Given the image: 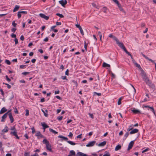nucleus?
<instances>
[{"mask_svg":"<svg viewBox=\"0 0 156 156\" xmlns=\"http://www.w3.org/2000/svg\"><path fill=\"white\" fill-rule=\"evenodd\" d=\"M8 127L7 126H6L5 128L2 130V132L3 133H6L8 131Z\"/></svg>","mask_w":156,"mask_h":156,"instance_id":"28","label":"nucleus"},{"mask_svg":"<svg viewBox=\"0 0 156 156\" xmlns=\"http://www.w3.org/2000/svg\"><path fill=\"white\" fill-rule=\"evenodd\" d=\"M141 53L142 55L143 56V57H144L146 59H147L149 61L151 62H152L154 63L155 64V70H156V63L153 60H152L151 59L149 58L148 57H147V56H146L143 53L141 52Z\"/></svg>","mask_w":156,"mask_h":156,"instance_id":"4","label":"nucleus"},{"mask_svg":"<svg viewBox=\"0 0 156 156\" xmlns=\"http://www.w3.org/2000/svg\"><path fill=\"white\" fill-rule=\"evenodd\" d=\"M56 16H59L60 18H62L64 17V16L62 14H60L59 13H57L56 14Z\"/></svg>","mask_w":156,"mask_h":156,"instance_id":"33","label":"nucleus"},{"mask_svg":"<svg viewBox=\"0 0 156 156\" xmlns=\"http://www.w3.org/2000/svg\"><path fill=\"white\" fill-rule=\"evenodd\" d=\"M41 126L43 127V129H44V132L45 131V129L46 128H48L49 127V126L46 124L45 122H41Z\"/></svg>","mask_w":156,"mask_h":156,"instance_id":"8","label":"nucleus"},{"mask_svg":"<svg viewBox=\"0 0 156 156\" xmlns=\"http://www.w3.org/2000/svg\"><path fill=\"white\" fill-rule=\"evenodd\" d=\"M26 65H21L20 66V68L21 69H23L25 67Z\"/></svg>","mask_w":156,"mask_h":156,"instance_id":"55","label":"nucleus"},{"mask_svg":"<svg viewBox=\"0 0 156 156\" xmlns=\"http://www.w3.org/2000/svg\"><path fill=\"white\" fill-rule=\"evenodd\" d=\"M95 143V141H94L89 142L88 144L86 145L87 147H90L93 146Z\"/></svg>","mask_w":156,"mask_h":156,"instance_id":"6","label":"nucleus"},{"mask_svg":"<svg viewBox=\"0 0 156 156\" xmlns=\"http://www.w3.org/2000/svg\"><path fill=\"white\" fill-rule=\"evenodd\" d=\"M10 134H12L13 136H15L16 139H19V137L17 135V132L15 130L13 131H11Z\"/></svg>","mask_w":156,"mask_h":156,"instance_id":"9","label":"nucleus"},{"mask_svg":"<svg viewBox=\"0 0 156 156\" xmlns=\"http://www.w3.org/2000/svg\"><path fill=\"white\" fill-rule=\"evenodd\" d=\"M58 137L59 138H62L65 141H67V143H68L69 144L72 145H74L76 144V143L73 142V141L69 140L67 141V140H68V139L67 137L63 136L62 135H59L58 136Z\"/></svg>","mask_w":156,"mask_h":156,"instance_id":"1","label":"nucleus"},{"mask_svg":"<svg viewBox=\"0 0 156 156\" xmlns=\"http://www.w3.org/2000/svg\"><path fill=\"white\" fill-rule=\"evenodd\" d=\"M20 7V6L18 5H16L14 8L13 10V12H15L17 11Z\"/></svg>","mask_w":156,"mask_h":156,"instance_id":"26","label":"nucleus"},{"mask_svg":"<svg viewBox=\"0 0 156 156\" xmlns=\"http://www.w3.org/2000/svg\"><path fill=\"white\" fill-rule=\"evenodd\" d=\"M17 16H18V19H20L21 17V13H20V11H19L18 12Z\"/></svg>","mask_w":156,"mask_h":156,"instance_id":"39","label":"nucleus"},{"mask_svg":"<svg viewBox=\"0 0 156 156\" xmlns=\"http://www.w3.org/2000/svg\"><path fill=\"white\" fill-rule=\"evenodd\" d=\"M76 155V153L73 150H71L70 151L69 154L68 156H75Z\"/></svg>","mask_w":156,"mask_h":156,"instance_id":"16","label":"nucleus"},{"mask_svg":"<svg viewBox=\"0 0 156 156\" xmlns=\"http://www.w3.org/2000/svg\"><path fill=\"white\" fill-rule=\"evenodd\" d=\"M3 84H5L6 85H7V87H8V88L9 89H10L11 87V85H10L9 84H8V83H3Z\"/></svg>","mask_w":156,"mask_h":156,"instance_id":"34","label":"nucleus"},{"mask_svg":"<svg viewBox=\"0 0 156 156\" xmlns=\"http://www.w3.org/2000/svg\"><path fill=\"white\" fill-rule=\"evenodd\" d=\"M20 38L21 40L22 41H23L24 39V38L23 35H22L21 36Z\"/></svg>","mask_w":156,"mask_h":156,"instance_id":"59","label":"nucleus"},{"mask_svg":"<svg viewBox=\"0 0 156 156\" xmlns=\"http://www.w3.org/2000/svg\"><path fill=\"white\" fill-rule=\"evenodd\" d=\"M134 143L133 141H132L129 143L127 149L128 151L132 147Z\"/></svg>","mask_w":156,"mask_h":156,"instance_id":"7","label":"nucleus"},{"mask_svg":"<svg viewBox=\"0 0 156 156\" xmlns=\"http://www.w3.org/2000/svg\"><path fill=\"white\" fill-rule=\"evenodd\" d=\"M68 136H69L71 138L73 136V134L71 132H69V134Z\"/></svg>","mask_w":156,"mask_h":156,"instance_id":"56","label":"nucleus"},{"mask_svg":"<svg viewBox=\"0 0 156 156\" xmlns=\"http://www.w3.org/2000/svg\"><path fill=\"white\" fill-rule=\"evenodd\" d=\"M76 156H87V155L86 154L80 152L77 153Z\"/></svg>","mask_w":156,"mask_h":156,"instance_id":"18","label":"nucleus"},{"mask_svg":"<svg viewBox=\"0 0 156 156\" xmlns=\"http://www.w3.org/2000/svg\"><path fill=\"white\" fill-rule=\"evenodd\" d=\"M55 97L58 99L61 100H62V98L59 96H56Z\"/></svg>","mask_w":156,"mask_h":156,"instance_id":"63","label":"nucleus"},{"mask_svg":"<svg viewBox=\"0 0 156 156\" xmlns=\"http://www.w3.org/2000/svg\"><path fill=\"white\" fill-rule=\"evenodd\" d=\"M5 62L8 65H10L11 64V62L9 60H6L5 61Z\"/></svg>","mask_w":156,"mask_h":156,"instance_id":"40","label":"nucleus"},{"mask_svg":"<svg viewBox=\"0 0 156 156\" xmlns=\"http://www.w3.org/2000/svg\"><path fill=\"white\" fill-rule=\"evenodd\" d=\"M24 156H30L29 153L28 152H25L24 153Z\"/></svg>","mask_w":156,"mask_h":156,"instance_id":"50","label":"nucleus"},{"mask_svg":"<svg viewBox=\"0 0 156 156\" xmlns=\"http://www.w3.org/2000/svg\"><path fill=\"white\" fill-rule=\"evenodd\" d=\"M7 111V109L5 107H4L1 109L0 111V114L4 113L5 112H6Z\"/></svg>","mask_w":156,"mask_h":156,"instance_id":"20","label":"nucleus"},{"mask_svg":"<svg viewBox=\"0 0 156 156\" xmlns=\"http://www.w3.org/2000/svg\"><path fill=\"white\" fill-rule=\"evenodd\" d=\"M120 48L123 49L124 51L129 55L130 56L131 58H132V56L131 55L127 50L123 44Z\"/></svg>","mask_w":156,"mask_h":156,"instance_id":"3","label":"nucleus"},{"mask_svg":"<svg viewBox=\"0 0 156 156\" xmlns=\"http://www.w3.org/2000/svg\"><path fill=\"white\" fill-rule=\"evenodd\" d=\"M80 31V33L82 35H84V33H83V31L82 29V28H81L80 29H79Z\"/></svg>","mask_w":156,"mask_h":156,"instance_id":"53","label":"nucleus"},{"mask_svg":"<svg viewBox=\"0 0 156 156\" xmlns=\"http://www.w3.org/2000/svg\"><path fill=\"white\" fill-rule=\"evenodd\" d=\"M59 2L62 6H63L67 4V2L66 0H65L64 1L62 0L59 1Z\"/></svg>","mask_w":156,"mask_h":156,"instance_id":"11","label":"nucleus"},{"mask_svg":"<svg viewBox=\"0 0 156 156\" xmlns=\"http://www.w3.org/2000/svg\"><path fill=\"white\" fill-rule=\"evenodd\" d=\"M106 142L105 141H104L99 144L98 145V146H99L103 147L105 146L106 145Z\"/></svg>","mask_w":156,"mask_h":156,"instance_id":"23","label":"nucleus"},{"mask_svg":"<svg viewBox=\"0 0 156 156\" xmlns=\"http://www.w3.org/2000/svg\"><path fill=\"white\" fill-rule=\"evenodd\" d=\"M20 12L21 14H26L27 13V11H20Z\"/></svg>","mask_w":156,"mask_h":156,"instance_id":"49","label":"nucleus"},{"mask_svg":"<svg viewBox=\"0 0 156 156\" xmlns=\"http://www.w3.org/2000/svg\"><path fill=\"white\" fill-rule=\"evenodd\" d=\"M29 73V72H23L22 73V74L23 75H26L27 74H28Z\"/></svg>","mask_w":156,"mask_h":156,"instance_id":"47","label":"nucleus"},{"mask_svg":"<svg viewBox=\"0 0 156 156\" xmlns=\"http://www.w3.org/2000/svg\"><path fill=\"white\" fill-rule=\"evenodd\" d=\"M121 146L120 144H118L116 146L115 150V151H117L120 150L121 148Z\"/></svg>","mask_w":156,"mask_h":156,"instance_id":"25","label":"nucleus"},{"mask_svg":"<svg viewBox=\"0 0 156 156\" xmlns=\"http://www.w3.org/2000/svg\"><path fill=\"white\" fill-rule=\"evenodd\" d=\"M134 65L137 68H139L140 67V65L137 63L136 62L135 63Z\"/></svg>","mask_w":156,"mask_h":156,"instance_id":"54","label":"nucleus"},{"mask_svg":"<svg viewBox=\"0 0 156 156\" xmlns=\"http://www.w3.org/2000/svg\"><path fill=\"white\" fill-rule=\"evenodd\" d=\"M101 10L104 13L107 12V9L106 7H104L101 9Z\"/></svg>","mask_w":156,"mask_h":156,"instance_id":"29","label":"nucleus"},{"mask_svg":"<svg viewBox=\"0 0 156 156\" xmlns=\"http://www.w3.org/2000/svg\"><path fill=\"white\" fill-rule=\"evenodd\" d=\"M112 0L116 4H118V5H119V2L118 0Z\"/></svg>","mask_w":156,"mask_h":156,"instance_id":"61","label":"nucleus"},{"mask_svg":"<svg viewBox=\"0 0 156 156\" xmlns=\"http://www.w3.org/2000/svg\"><path fill=\"white\" fill-rule=\"evenodd\" d=\"M143 108H149V109L151 110V111L153 112L154 115H155V111L153 107H150L148 105H145L143 106Z\"/></svg>","mask_w":156,"mask_h":156,"instance_id":"5","label":"nucleus"},{"mask_svg":"<svg viewBox=\"0 0 156 156\" xmlns=\"http://www.w3.org/2000/svg\"><path fill=\"white\" fill-rule=\"evenodd\" d=\"M11 36L12 38H16V34H15L13 33H12V34L11 35Z\"/></svg>","mask_w":156,"mask_h":156,"instance_id":"37","label":"nucleus"},{"mask_svg":"<svg viewBox=\"0 0 156 156\" xmlns=\"http://www.w3.org/2000/svg\"><path fill=\"white\" fill-rule=\"evenodd\" d=\"M14 41L15 42V44H16L18 43V40L17 38H15Z\"/></svg>","mask_w":156,"mask_h":156,"instance_id":"58","label":"nucleus"},{"mask_svg":"<svg viewBox=\"0 0 156 156\" xmlns=\"http://www.w3.org/2000/svg\"><path fill=\"white\" fill-rule=\"evenodd\" d=\"M49 131H50V132L53 133H54L55 134H57L58 133V132L55 131L53 129H52L50 128H49Z\"/></svg>","mask_w":156,"mask_h":156,"instance_id":"30","label":"nucleus"},{"mask_svg":"<svg viewBox=\"0 0 156 156\" xmlns=\"http://www.w3.org/2000/svg\"><path fill=\"white\" fill-rule=\"evenodd\" d=\"M26 114L25 115L26 116H28L29 115V111L28 109H26L25 110Z\"/></svg>","mask_w":156,"mask_h":156,"instance_id":"42","label":"nucleus"},{"mask_svg":"<svg viewBox=\"0 0 156 156\" xmlns=\"http://www.w3.org/2000/svg\"><path fill=\"white\" fill-rule=\"evenodd\" d=\"M5 78L6 80L8 82H10L11 80V79L9 78L7 75L5 76Z\"/></svg>","mask_w":156,"mask_h":156,"instance_id":"43","label":"nucleus"},{"mask_svg":"<svg viewBox=\"0 0 156 156\" xmlns=\"http://www.w3.org/2000/svg\"><path fill=\"white\" fill-rule=\"evenodd\" d=\"M69 69H67L66 70V71L65 72V74L66 75H67V76H68L69 75Z\"/></svg>","mask_w":156,"mask_h":156,"instance_id":"62","label":"nucleus"},{"mask_svg":"<svg viewBox=\"0 0 156 156\" xmlns=\"http://www.w3.org/2000/svg\"><path fill=\"white\" fill-rule=\"evenodd\" d=\"M141 74L142 77L144 80L147 78L146 76V74L145 73H141Z\"/></svg>","mask_w":156,"mask_h":156,"instance_id":"21","label":"nucleus"},{"mask_svg":"<svg viewBox=\"0 0 156 156\" xmlns=\"http://www.w3.org/2000/svg\"><path fill=\"white\" fill-rule=\"evenodd\" d=\"M129 133L128 132H126L125 133V134L124 135V139L126 140V138L128 136Z\"/></svg>","mask_w":156,"mask_h":156,"instance_id":"32","label":"nucleus"},{"mask_svg":"<svg viewBox=\"0 0 156 156\" xmlns=\"http://www.w3.org/2000/svg\"><path fill=\"white\" fill-rule=\"evenodd\" d=\"M66 77H67L66 76H62L61 77V78L63 80H67Z\"/></svg>","mask_w":156,"mask_h":156,"instance_id":"51","label":"nucleus"},{"mask_svg":"<svg viewBox=\"0 0 156 156\" xmlns=\"http://www.w3.org/2000/svg\"><path fill=\"white\" fill-rule=\"evenodd\" d=\"M149 150V149L148 148H147L145 149L143 151H142V153H144L145 152H146L148 151Z\"/></svg>","mask_w":156,"mask_h":156,"instance_id":"44","label":"nucleus"},{"mask_svg":"<svg viewBox=\"0 0 156 156\" xmlns=\"http://www.w3.org/2000/svg\"><path fill=\"white\" fill-rule=\"evenodd\" d=\"M36 136L38 137V138H44V136L42 135L40 132L38 131L35 134Z\"/></svg>","mask_w":156,"mask_h":156,"instance_id":"12","label":"nucleus"},{"mask_svg":"<svg viewBox=\"0 0 156 156\" xmlns=\"http://www.w3.org/2000/svg\"><path fill=\"white\" fill-rule=\"evenodd\" d=\"M144 81L146 83V84L148 85L149 86H151V82L148 79H146L144 80Z\"/></svg>","mask_w":156,"mask_h":156,"instance_id":"19","label":"nucleus"},{"mask_svg":"<svg viewBox=\"0 0 156 156\" xmlns=\"http://www.w3.org/2000/svg\"><path fill=\"white\" fill-rule=\"evenodd\" d=\"M39 16L41 17L44 18L46 20H47L49 19V17L44 14L40 13L39 14Z\"/></svg>","mask_w":156,"mask_h":156,"instance_id":"10","label":"nucleus"},{"mask_svg":"<svg viewBox=\"0 0 156 156\" xmlns=\"http://www.w3.org/2000/svg\"><path fill=\"white\" fill-rule=\"evenodd\" d=\"M102 66L103 67H108V68L110 67V65L108 64L105 62H104L103 63Z\"/></svg>","mask_w":156,"mask_h":156,"instance_id":"24","label":"nucleus"},{"mask_svg":"<svg viewBox=\"0 0 156 156\" xmlns=\"http://www.w3.org/2000/svg\"><path fill=\"white\" fill-rule=\"evenodd\" d=\"M56 25L53 26H52L51 28V30H53L55 29V28L56 27Z\"/></svg>","mask_w":156,"mask_h":156,"instance_id":"52","label":"nucleus"},{"mask_svg":"<svg viewBox=\"0 0 156 156\" xmlns=\"http://www.w3.org/2000/svg\"><path fill=\"white\" fill-rule=\"evenodd\" d=\"M31 130H32V133L33 134L35 132V130L34 127H33L31 128Z\"/></svg>","mask_w":156,"mask_h":156,"instance_id":"46","label":"nucleus"},{"mask_svg":"<svg viewBox=\"0 0 156 156\" xmlns=\"http://www.w3.org/2000/svg\"><path fill=\"white\" fill-rule=\"evenodd\" d=\"M133 128V127H132V125H131L129 126V127L127 129V130L128 131H131Z\"/></svg>","mask_w":156,"mask_h":156,"instance_id":"36","label":"nucleus"},{"mask_svg":"<svg viewBox=\"0 0 156 156\" xmlns=\"http://www.w3.org/2000/svg\"><path fill=\"white\" fill-rule=\"evenodd\" d=\"M12 26L14 27H16L17 25V24L16 23H15V21H13L12 22Z\"/></svg>","mask_w":156,"mask_h":156,"instance_id":"45","label":"nucleus"},{"mask_svg":"<svg viewBox=\"0 0 156 156\" xmlns=\"http://www.w3.org/2000/svg\"><path fill=\"white\" fill-rule=\"evenodd\" d=\"M131 111L132 112H133L134 114H137L140 113V110L135 109L134 108H133V109H132Z\"/></svg>","mask_w":156,"mask_h":156,"instance_id":"22","label":"nucleus"},{"mask_svg":"<svg viewBox=\"0 0 156 156\" xmlns=\"http://www.w3.org/2000/svg\"><path fill=\"white\" fill-rule=\"evenodd\" d=\"M63 118L62 116H59L57 117V119H58L59 121H61Z\"/></svg>","mask_w":156,"mask_h":156,"instance_id":"41","label":"nucleus"},{"mask_svg":"<svg viewBox=\"0 0 156 156\" xmlns=\"http://www.w3.org/2000/svg\"><path fill=\"white\" fill-rule=\"evenodd\" d=\"M16 30V29L15 28H12L11 29V31L13 32H15Z\"/></svg>","mask_w":156,"mask_h":156,"instance_id":"60","label":"nucleus"},{"mask_svg":"<svg viewBox=\"0 0 156 156\" xmlns=\"http://www.w3.org/2000/svg\"><path fill=\"white\" fill-rule=\"evenodd\" d=\"M42 111L44 113V115L46 117H47L48 116V111L47 110H46L45 111H44L43 110H42Z\"/></svg>","mask_w":156,"mask_h":156,"instance_id":"27","label":"nucleus"},{"mask_svg":"<svg viewBox=\"0 0 156 156\" xmlns=\"http://www.w3.org/2000/svg\"><path fill=\"white\" fill-rule=\"evenodd\" d=\"M9 117L11 123H12L13 122H14V118L11 113H10L9 114Z\"/></svg>","mask_w":156,"mask_h":156,"instance_id":"15","label":"nucleus"},{"mask_svg":"<svg viewBox=\"0 0 156 156\" xmlns=\"http://www.w3.org/2000/svg\"><path fill=\"white\" fill-rule=\"evenodd\" d=\"M7 113H5L2 117L1 122H4L5 121V119L7 117Z\"/></svg>","mask_w":156,"mask_h":156,"instance_id":"14","label":"nucleus"},{"mask_svg":"<svg viewBox=\"0 0 156 156\" xmlns=\"http://www.w3.org/2000/svg\"><path fill=\"white\" fill-rule=\"evenodd\" d=\"M112 38L116 41V43L120 47L123 44L122 43H121L119 41L118 39L115 36H114Z\"/></svg>","mask_w":156,"mask_h":156,"instance_id":"2","label":"nucleus"},{"mask_svg":"<svg viewBox=\"0 0 156 156\" xmlns=\"http://www.w3.org/2000/svg\"><path fill=\"white\" fill-rule=\"evenodd\" d=\"M75 26L76 27L78 28L79 29H80L81 28H82L80 26V25H78V24H76Z\"/></svg>","mask_w":156,"mask_h":156,"instance_id":"57","label":"nucleus"},{"mask_svg":"<svg viewBox=\"0 0 156 156\" xmlns=\"http://www.w3.org/2000/svg\"><path fill=\"white\" fill-rule=\"evenodd\" d=\"M46 147L47 150L51 152L52 151L51 146L50 144L49 143L46 145Z\"/></svg>","mask_w":156,"mask_h":156,"instance_id":"17","label":"nucleus"},{"mask_svg":"<svg viewBox=\"0 0 156 156\" xmlns=\"http://www.w3.org/2000/svg\"><path fill=\"white\" fill-rule=\"evenodd\" d=\"M138 129H132V130L130 132L129 134H132L136 133L138 132Z\"/></svg>","mask_w":156,"mask_h":156,"instance_id":"13","label":"nucleus"},{"mask_svg":"<svg viewBox=\"0 0 156 156\" xmlns=\"http://www.w3.org/2000/svg\"><path fill=\"white\" fill-rule=\"evenodd\" d=\"M105 153V154H104L103 156H110V154L108 152L106 151Z\"/></svg>","mask_w":156,"mask_h":156,"instance_id":"35","label":"nucleus"},{"mask_svg":"<svg viewBox=\"0 0 156 156\" xmlns=\"http://www.w3.org/2000/svg\"><path fill=\"white\" fill-rule=\"evenodd\" d=\"M42 142L44 144H46V145L49 143V141H48L46 139H44L43 140Z\"/></svg>","mask_w":156,"mask_h":156,"instance_id":"31","label":"nucleus"},{"mask_svg":"<svg viewBox=\"0 0 156 156\" xmlns=\"http://www.w3.org/2000/svg\"><path fill=\"white\" fill-rule=\"evenodd\" d=\"M84 48H85L86 51H87V44L86 43V42L85 41H84Z\"/></svg>","mask_w":156,"mask_h":156,"instance_id":"38","label":"nucleus"},{"mask_svg":"<svg viewBox=\"0 0 156 156\" xmlns=\"http://www.w3.org/2000/svg\"><path fill=\"white\" fill-rule=\"evenodd\" d=\"M92 5L93 7H96V8H97L98 9H99V8H98V7L97 6V5L95 4V3H92Z\"/></svg>","mask_w":156,"mask_h":156,"instance_id":"48","label":"nucleus"},{"mask_svg":"<svg viewBox=\"0 0 156 156\" xmlns=\"http://www.w3.org/2000/svg\"><path fill=\"white\" fill-rule=\"evenodd\" d=\"M31 156H39L37 153H35L34 154L31 155Z\"/></svg>","mask_w":156,"mask_h":156,"instance_id":"64","label":"nucleus"}]
</instances>
